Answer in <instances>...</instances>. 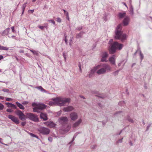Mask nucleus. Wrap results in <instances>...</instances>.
Listing matches in <instances>:
<instances>
[{
  "label": "nucleus",
  "instance_id": "57",
  "mask_svg": "<svg viewBox=\"0 0 152 152\" xmlns=\"http://www.w3.org/2000/svg\"><path fill=\"white\" fill-rule=\"evenodd\" d=\"M19 52L21 53H23L24 52V51L23 50H20L19 51Z\"/></svg>",
  "mask_w": 152,
  "mask_h": 152
},
{
  "label": "nucleus",
  "instance_id": "4",
  "mask_svg": "<svg viewBox=\"0 0 152 152\" xmlns=\"http://www.w3.org/2000/svg\"><path fill=\"white\" fill-rule=\"evenodd\" d=\"M100 65V68H101L96 72L99 75L104 74L107 72L111 71V67L107 64H104Z\"/></svg>",
  "mask_w": 152,
  "mask_h": 152
},
{
  "label": "nucleus",
  "instance_id": "34",
  "mask_svg": "<svg viewBox=\"0 0 152 152\" xmlns=\"http://www.w3.org/2000/svg\"><path fill=\"white\" fill-rule=\"evenodd\" d=\"M30 51L32 52L34 54L36 55H38V52L34 50H30Z\"/></svg>",
  "mask_w": 152,
  "mask_h": 152
},
{
  "label": "nucleus",
  "instance_id": "36",
  "mask_svg": "<svg viewBox=\"0 0 152 152\" xmlns=\"http://www.w3.org/2000/svg\"><path fill=\"white\" fill-rule=\"evenodd\" d=\"M127 120L130 122H131L132 123H134L133 120L131 118L129 117H128Z\"/></svg>",
  "mask_w": 152,
  "mask_h": 152
},
{
  "label": "nucleus",
  "instance_id": "50",
  "mask_svg": "<svg viewBox=\"0 0 152 152\" xmlns=\"http://www.w3.org/2000/svg\"><path fill=\"white\" fill-rule=\"evenodd\" d=\"M66 16L67 18L69 20V13L68 12H66Z\"/></svg>",
  "mask_w": 152,
  "mask_h": 152
},
{
  "label": "nucleus",
  "instance_id": "20",
  "mask_svg": "<svg viewBox=\"0 0 152 152\" xmlns=\"http://www.w3.org/2000/svg\"><path fill=\"white\" fill-rule=\"evenodd\" d=\"M85 34V32L83 31H80V33L77 34H76V38L79 39L82 37L83 35Z\"/></svg>",
  "mask_w": 152,
  "mask_h": 152
},
{
  "label": "nucleus",
  "instance_id": "33",
  "mask_svg": "<svg viewBox=\"0 0 152 152\" xmlns=\"http://www.w3.org/2000/svg\"><path fill=\"white\" fill-rule=\"evenodd\" d=\"M0 50H8V48L6 47H4L3 46H1L0 45Z\"/></svg>",
  "mask_w": 152,
  "mask_h": 152
},
{
  "label": "nucleus",
  "instance_id": "10",
  "mask_svg": "<svg viewBox=\"0 0 152 152\" xmlns=\"http://www.w3.org/2000/svg\"><path fill=\"white\" fill-rule=\"evenodd\" d=\"M100 66L99 65H98L94 67L90 71V73L89 75V78H91L92 76V75L94 74V73L98 69L100 68Z\"/></svg>",
  "mask_w": 152,
  "mask_h": 152
},
{
  "label": "nucleus",
  "instance_id": "26",
  "mask_svg": "<svg viewBox=\"0 0 152 152\" xmlns=\"http://www.w3.org/2000/svg\"><path fill=\"white\" fill-rule=\"evenodd\" d=\"M138 50H139V52H140V58L141 60V61H142V60L144 56L142 53L141 51L140 50V48H138Z\"/></svg>",
  "mask_w": 152,
  "mask_h": 152
},
{
  "label": "nucleus",
  "instance_id": "45",
  "mask_svg": "<svg viewBox=\"0 0 152 152\" xmlns=\"http://www.w3.org/2000/svg\"><path fill=\"white\" fill-rule=\"evenodd\" d=\"M6 111L8 112L11 113L12 112V110L11 109H7V110Z\"/></svg>",
  "mask_w": 152,
  "mask_h": 152
},
{
  "label": "nucleus",
  "instance_id": "31",
  "mask_svg": "<svg viewBox=\"0 0 152 152\" xmlns=\"http://www.w3.org/2000/svg\"><path fill=\"white\" fill-rule=\"evenodd\" d=\"M121 69L118 70L113 73V75L115 76H116L118 75L119 72L120 71Z\"/></svg>",
  "mask_w": 152,
  "mask_h": 152
},
{
  "label": "nucleus",
  "instance_id": "63",
  "mask_svg": "<svg viewBox=\"0 0 152 152\" xmlns=\"http://www.w3.org/2000/svg\"><path fill=\"white\" fill-rule=\"evenodd\" d=\"M63 10L64 11V13L66 15V12H66L65 10Z\"/></svg>",
  "mask_w": 152,
  "mask_h": 152
},
{
  "label": "nucleus",
  "instance_id": "59",
  "mask_svg": "<svg viewBox=\"0 0 152 152\" xmlns=\"http://www.w3.org/2000/svg\"><path fill=\"white\" fill-rule=\"evenodd\" d=\"M4 58L3 56L2 55H0V60Z\"/></svg>",
  "mask_w": 152,
  "mask_h": 152
},
{
  "label": "nucleus",
  "instance_id": "53",
  "mask_svg": "<svg viewBox=\"0 0 152 152\" xmlns=\"http://www.w3.org/2000/svg\"><path fill=\"white\" fill-rule=\"evenodd\" d=\"M57 21L58 22L60 23L61 22V20L60 18H58L57 19Z\"/></svg>",
  "mask_w": 152,
  "mask_h": 152
},
{
  "label": "nucleus",
  "instance_id": "56",
  "mask_svg": "<svg viewBox=\"0 0 152 152\" xmlns=\"http://www.w3.org/2000/svg\"><path fill=\"white\" fill-rule=\"evenodd\" d=\"M98 105L99 106L101 107H102V105L100 103H99L98 104Z\"/></svg>",
  "mask_w": 152,
  "mask_h": 152
},
{
  "label": "nucleus",
  "instance_id": "5",
  "mask_svg": "<svg viewBox=\"0 0 152 152\" xmlns=\"http://www.w3.org/2000/svg\"><path fill=\"white\" fill-rule=\"evenodd\" d=\"M26 116L27 118L35 122H38L39 121L38 116L36 115L28 113H26Z\"/></svg>",
  "mask_w": 152,
  "mask_h": 152
},
{
  "label": "nucleus",
  "instance_id": "23",
  "mask_svg": "<svg viewBox=\"0 0 152 152\" xmlns=\"http://www.w3.org/2000/svg\"><path fill=\"white\" fill-rule=\"evenodd\" d=\"M126 15V13L124 12L123 13L120 12L118 14V17L119 18L121 19L124 18L125 16Z\"/></svg>",
  "mask_w": 152,
  "mask_h": 152
},
{
  "label": "nucleus",
  "instance_id": "46",
  "mask_svg": "<svg viewBox=\"0 0 152 152\" xmlns=\"http://www.w3.org/2000/svg\"><path fill=\"white\" fill-rule=\"evenodd\" d=\"M107 120L105 121H102V123L103 124V125L104 126L105 125L106 123H107Z\"/></svg>",
  "mask_w": 152,
  "mask_h": 152
},
{
  "label": "nucleus",
  "instance_id": "8",
  "mask_svg": "<svg viewBox=\"0 0 152 152\" xmlns=\"http://www.w3.org/2000/svg\"><path fill=\"white\" fill-rule=\"evenodd\" d=\"M8 117L15 124H18L19 123V120L17 117L11 115H9Z\"/></svg>",
  "mask_w": 152,
  "mask_h": 152
},
{
  "label": "nucleus",
  "instance_id": "30",
  "mask_svg": "<svg viewBox=\"0 0 152 152\" xmlns=\"http://www.w3.org/2000/svg\"><path fill=\"white\" fill-rule=\"evenodd\" d=\"M26 4H27V3H26L23 5L22 7V15H23V13L24 12L25 8L26 6Z\"/></svg>",
  "mask_w": 152,
  "mask_h": 152
},
{
  "label": "nucleus",
  "instance_id": "51",
  "mask_svg": "<svg viewBox=\"0 0 152 152\" xmlns=\"http://www.w3.org/2000/svg\"><path fill=\"white\" fill-rule=\"evenodd\" d=\"M123 138L122 137L121 139H119L118 141L117 142L118 143V142H122V141H123Z\"/></svg>",
  "mask_w": 152,
  "mask_h": 152
},
{
  "label": "nucleus",
  "instance_id": "2",
  "mask_svg": "<svg viewBox=\"0 0 152 152\" xmlns=\"http://www.w3.org/2000/svg\"><path fill=\"white\" fill-rule=\"evenodd\" d=\"M122 25L121 23L116 28L114 37L115 39L121 40L123 42L126 39V34H123L121 31Z\"/></svg>",
  "mask_w": 152,
  "mask_h": 152
},
{
  "label": "nucleus",
  "instance_id": "6",
  "mask_svg": "<svg viewBox=\"0 0 152 152\" xmlns=\"http://www.w3.org/2000/svg\"><path fill=\"white\" fill-rule=\"evenodd\" d=\"M15 113L21 120H25V115L21 111L19 110H17L15 111Z\"/></svg>",
  "mask_w": 152,
  "mask_h": 152
},
{
  "label": "nucleus",
  "instance_id": "32",
  "mask_svg": "<svg viewBox=\"0 0 152 152\" xmlns=\"http://www.w3.org/2000/svg\"><path fill=\"white\" fill-rule=\"evenodd\" d=\"M36 88L42 92H45L46 91V90L43 89L41 86L37 87Z\"/></svg>",
  "mask_w": 152,
  "mask_h": 152
},
{
  "label": "nucleus",
  "instance_id": "7",
  "mask_svg": "<svg viewBox=\"0 0 152 152\" xmlns=\"http://www.w3.org/2000/svg\"><path fill=\"white\" fill-rule=\"evenodd\" d=\"M38 130L41 133L44 135H47L50 132L49 129L44 127L39 128Z\"/></svg>",
  "mask_w": 152,
  "mask_h": 152
},
{
  "label": "nucleus",
  "instance_id": "18",
  "mask_svg": "<svg viewBox=\"0 0 152 152\" xmlns=\"http://www.w3.org/2000/svg\"><path fill=\"white\" fill-rule=\"evenodd\" d=\"M10 29V28H8L3 31L1 34V35L3 36L8 35Z\"/></svg>",
  "mask_w": 152,
  "mask_h": 152
},
{
  "label": "nucleus",
  "instance_id": "47",
  "mask_svg": "<svg viewBox=\"0 0 152 152\" xmlns=\"http://www.w3.org/2000/svg\"><path fill=\"white\" fill-rule=\"evenodd\" d=\"M48 139L49 141L51 142H52L53 140V138L51 137H49Z\"/></svg>",
  "mask_w": 152,
  "mask_h": 152
},
{
  "label": "nucleus",
  "instance_id": "11",
  "mask_svg": "<svg viewBox=\"0 0 152 152\" xmlns=\"http://www.w3.org/2000/svg\"><path fill=\"white\" fill-rule=\"evenodd\" d=\"M70 117L72 120L75 121L77 119L78 115L76 113L72 112L70 114Z\"/></svg>",
  "mask_w": 152,
  "mask_h": 152
},
{
  "label": "nucleus",
  "instance_id": "22",
  "mask_svg": "<svg viewBox=\"0 0 152 152\" xmlns=\"http://www.w3.org/2000/svg\"><path fill=\"white\" fill-rule=\"evenodd\" d=\"M37 107H38L39 109L41 110L45 108L46 107V106L44 104H42L37 106Z\"/></svg>",
  "mask_w": 152,
  "mask_h": 152
},
{
  "label": "nucleus",
  "instance_id": "55",
  "mask_svg": "<svg viewBox=\"0 0 152 152\" xmlns=\"http://www.w3.org/2000/svg\"><path fill=\"white\" fill-rule=\"evenodd\" d=\"M63 56L65 60H66V56L65 55V53L64 52L63 53Z\"/></svg>",
  "mask_w": 152,
  "mask_h": 152
},
{
  "label": "nucleus",
  "instance_id": "41",
  "mask_svg": "<svg viewBox=\"0 0 152 152\" xmlns=\"http://www.w3.org/2000/svg\"><path fill=\"white\" fill-rule=\"evenodd\" d=\"M78 67H79L80 71V72H82V69H81V64L80 63H79V64H78Z\"/></svg>",
  "mask_w": 152,
  "mask_h": 152
},
{
  "label": "nucleus",
  "instance_id": "64",
  "mask_svg": "<svg viewBox=\"0 0 152 152\" xmlns=\"http://www.w3.org/2000/svg\"><path fill=\"white\" fill-rule=\"evenodd\" d=\"M135 65V63H133V64H132V67H133V66H134Z\"/></svg>",
  "mask_w": 152,
  "mask_h": 152
},
{
  "label": "nucleus",
  "instance_id": "44",
  "mask_svg": "<svg viewBox=\"0 0 152 152\" xmlns=\"http://www.w3.org/2000/svg\"><path fill=\"white\" fill-rule=\"evenodd\" d=\"M12 99L11 98H6V100L7 101H11Z\"/></svg>",
  "mask_w": 152,
  "mask_h": 152
},
{
  "label": "nucleus",
  "instance_id": "54",
  "mask_svg": "<svg viewBox=\"0 0 152 152\" xmlns=\"http://www.w3.org/2000/svg\"><path fill=\"white\" fill-rule=\"evenodd\" d=\"M150 126H151V124H149L148 125L146 129V131H148V130Z\"/></svg>",
  "mask_w": 152,
  "mask_h": 152
},
{
  "label": "nucleus",
  "instance_id": "62",
  "mask_svg": "<svg viewBox=\"0 0 152 152\" xmlns=\"http://www.w3.org/2000/svg\"><path fill=\"white\" fill-rule=\"evenodd\" d=\"M80 97L81 98H83V99H85V97L84 96H80Z\"/></svg>",
  "mask_w": 152,
  "mask_h": 152
},
{
  "label": "nucleus",
  "instance_id": "12",
  "mask_svg": "<svg viewBox=\"0 0 152 152\" xmlns=\"http://www.w3.org/2000/svg\"><path fill=\"white\" fill-rule=\"evenodd\" d=\"M115 56L113 55L110 57L109 58V61L110 62L111 64L113 65H115Z\"/></svg>",
  "mask_w": 152,
  "mask_h": 152
},
{
  "label": "nucleus",
  "instance_id": "19",
  "mask_svg": "<svg viewBox=\"0 0 152 152\" xmlns=\"http://www.w3.org/2000/svg\"><path fill=\"white\" fill-rule=\"evenodd\" d=\"M82 120L81 119H80L78 121L76 122L73 124V127H76L79 125L81 123Z\"/></svg>",
  "mask_w": 152,
  "mask_h": 152
},
{
  "label": "nucleus",
  "instance_id": "29",
  "mask_svg": "<svg viewBox=\"0 0 152 152\" xmlns=\"http://www.w3.org/2000/svg\"><path fill=\"white\" fill-rule=\"evenodd\" d=\"M66 126L67 127L66 129H64L63 126L62 127V129L64 131H65V132H67L69 131V130L70 129V127L67 125H66Z\"/></svg>",
  "mask_w": 152,
  "mask_h": 152
},
{
  "label": "nucleus",
  "instance_id": "38",
  "mask_svg": "<svg viewBox=\"0 0 152 152\" xmlns=\"http://www.w3.org/2000/svg\"><path fill=\"white\" fill-rule=\"evenodd\" d=\"M50 23H51L54 24H55V22L53 20H48Z\"/></svg>",
  "mask_w": 152,
  "mask_h": 152
},
{
  "label": "nucleus",
  "instance_id": "9",
  "mask_svg": "<svg viewBox=\"0 0 152 152\" xmlns=\"http://www.w3.org/2000/svg\"><path fill=\"white\" fill-rule=\"evenodd\" d=\"M108 56V53L106 52H104L102 54V58L101 61L102 62H107V58Z\"/></svg>",
  "mask_w": 152,
  "mask_h": 152
},
{
  "label": "nucleus",
  "instance_id": "13",
  "mask_svg": "<svg viewBox=\"0 0 152 152\" xmlns=\"http://www.w3.org/2000/svg\"><path fill=\"white\" fill-rule=\"evenodd\" d=\"M129 18L128 16L126 17L123 21V23L124 25V26H127L129 24Z\"/></svg>",
  "mask_w": 152,
  "mask_h": 152
},
{
  "label": "nucleus",
  "instance_id": "3",
  "mask_svg": "<svg viewBox=\"0 0 152 152\" xmlns=\"http://www.w3.org/2000/svg\"><path fill=\"white\" fill-rule=\"evenodd\" d=\"M52 99L56 105L60 106H65L67 103L68 104L70 101V99L69 98L61 96L53 98Z\"/></svg>",
  "mask_w": 152,
  "mask_h": 152
},
{
  "label": "nucleus",
  "instance_id": "15",
  "mask_svg": "<svg viewBox=\"0 0 152 152\" xmlns=\"http://www.w3.org/2000/svg\"><path fill=\"white\" fill-rule=\"evenodd\" d=\"M48 126L52 128L55 127L56 124H54L53 122H47L45 123Z\"/></svg>",
  "mask_w": 152,
  "mask_h": 152
},
{
  "label": "nucleus",
  "instance_id": "16",
  "mask_svg": "<svg viewBox=\"0 0 152 152\" xmlns=\"http://www.w3.org/2000/svg\"><path fill=\"white\" fill-rule=\"evenodd\" d=\"M59 122L61 124L66 123L68 121V119L66 117H61L59 119Z\"/></svg>",
  "mask_w": 152,
  "mask_h": 152
},
{
  "label": "nucleus",
  "instance_id": "17",
  "mask_svg": "<svg viewBox=\"0 0 152 152\" xmlns=\"http://www.w3.org/2000/svg\"><path fill=\"white\" fill-rule=\"evenodd\" d=\"M74 109V107L72 106H68L64 108L63 110L65 112H68Z\"/></svg>",
  "mask_w": 152,
  "mask_h": 152
},
{
  "label": "nucleus",
  "instance_id": "28",
  "mask_svg": "<svg viewBox=\"0 0 152 152\" xmlns=\"http://www.w3.org/2000/svg\"><path fill=\"white\" fill-rule=\"evenodd\" d=\"M129 10H130V13L132 15H133L134 14V12H133V8L132 6H131L129 8Z\"/></svg>",
  "mask_w": 152,
  "mask_h": 152
},
{
  "label": "nucleus",
  "instance_id": "48",
  "mask_svg": "<svg viewBox=\"0 0 152 152\" xmlns=\"http://www.w3.org/2000/svg\"><path fill=\"white\" fill-rule=\"evenodd\" d=\"M38 27L41 30L44 29V28H45L44 26H39Z\"/></svg>",
  "mask_w": 152,
  "mask_h": 152
},
{
  "label": "nucleus",
  "instance_id": "49",
  "mask_svg": "<svg viewBox=\"0 0 152 152\" xmlns=\"http://www.w3.org/2000/svg\"><path fill=\"white\" fill-rule=\"evenodd\" d=\"M26 124V122H23L21 123V125L22 126H25Z\"/></svg>",
  "mask_w": 152,
  "mask_h": 152
},
{
  "label": "nucleus",
  "instance_id": "24",
  "mask_svg": "<svg viewBox=\"0 0 152 152\" xmlns=\"http://www.w3.org/2000/svg\"><path fill=\"white\" fill-rule=\"evenodd\" d=\"M16 104L20 109L22 110H24V107L21 104L17 102H16Z\"/></svg>",
  "mask_w": 152,
  "mask_h": 152
},
{
  "label": "nucleus",
  "instance_id": "21",
  "mask_svg": "<svg viewBox=\"0 0 152 152\" xmlns=\"http://www.w3.org/2000/svg\"><path fill=\"white\" fill-rule=\"evenodd\" d=\"M6 104L7 105V107H12L15 109H16L17 108V107L16 106L12 103L9 102H7L6 103Z\"/></svg>",
  "mask_w": 152,
  "mask_h": 152
},
{
  "label": "nucleus",
  "instance_id": "61",
  "mask_svg": "<svg viewBox=\"0 0 152 152\" xmlns=\"http://www.w3.org/2000/svg\"><path fill=\"white\" fill-rule=\"evenodd\" d=\"M122 132V130H121V131L120 132H119V133H118H118H117V134H116V135H120V134H121V133Z\"/></svg>",
  "mask_w": 152,
  "mask_h": 152
},
{
  "label": "nucleus",
  "instance_id": "27",
  "mask_svg": "<svg viewBox=\"0 0 152 152\" xmlns=\"http://www.w3.org/2000/svg\"><path fill=\"white\" fill-rule=\"evenodd\" d=\"M78 134V132H77L74 135L72 140L69 143V144H71L74 141L75 138L76 137L77 135Z\"/></svg>",
  "mask_w": 152,
  "mask_h": 152
},
{
  "label": "nucleus",
  "instance_id": "25",
  "mask_svg": "<svg viewBox=\"0 0 152 152\" xmlns=\"http://www.w3.org/2000/svg\"><path fill=\"white\" fill-rule=\"evenodd\" d=\"M33 111L34 112H37V113H40V110L39 109L38 107H35L33 108Z\"/></svg>",
  "mask_w": 152,
  "mask_h": 152
},
{
  "label": "nucleus",
  "instance_id": "40",
  "mask_svg": "<svg viewBox=\"0 0 152 152\" xmlns=\"http://www.w3.org/2000/svg\"><path fill=\"white\" fill-rule=\"evenodd\" d=\"M2 91L4 92H8L9 90L8 89L4 88L2 90Z\"/></svg>",
  "mask_w": 152,
  "mask_h": 152
},
{
  "label": "nucleus",
  "instance_id": "42",
  "mask_svg": "<svg viewBox=\"0 0 152 152\" xmlns=\"http://www.w3.org/2000/svg\"><path fill=\"white\" fill-rule=\"evenodd\" d=\"M29 134L32 137H35L36 135H35L32 133H29Z\"/></svg>",
  "mask_w": 152,
  "mask_h": 152
},
{
  "label": "nucleus",
  "instance_id": "14",
  "mask_svg": "<svg viewBox=\"0 0 152 152\" xmlns=\"http://www.w3.org/2000/svg\"><path fill=\"white\" fill-rule=\"evenodd\" d=\"M40 118L44 121H46L48 119L47 115L46 113H41L40 115Z\"/></svg>",
  "mask_w": 152,
  "mask_h": 152
},
{
  "label": "nucleus",
  "instance_id": "1",
  "mask_svg": "<svg viewBox=\"0 0 152 152\" xmlns=\"http://www.w3.org/2000/svg\"><path fill=\"white\" fill-rule=\"evenodd\" d=\"M113 42V39H110L109 42V44L110 45L108 48V50L110 54H114L116 51L117 49L121 50L123 46L122 44H119L117 42Z\"/></svg>",
  "mask_w": 152,
  "mask_h": 152
},
{
  "label": "nucleus",
  "instance_id": "43",
  "mask_svg": "<svg viewBox=\"0 0 152 152\" xmlns=\"http://www.w3.org/2000/svg\"><path fill=\"white\" fill-rule=\"evenodd\" d=\"M48 24L47 23H45L44 24V26L46 29L48 28Z\"/></svg>",
  "mask_w": 152,
  "mask_h": 152
},
{
  "label": "nucleus",
  "instance_id": "60",
  "mask_svg": "<svg viewBox=\"0 0 152 152\" xmlns=\"http://www.w3.org/2000/svg\"><path fill=\"white\" fill-rule=\"evenodd\" d=\"M4 97L2 96H0V99L3 100V99H4Z\"/></svg>",
  "mask_w": 152,
  "mask_h": 152
},
{
  "label": "nucleus",
  "instance_id": "37",
  "mask_svg": "<svg viewBox=\"0 0 152 152\" xmlns=\"http://www.w3.org/2000/svg\"><path fill=\"white\" fill-rule=\"evenodd\" d=\"M4 105L0 103V110H2L4 107Z\"/></svg>",
  "mask_w": 152,
  "mask_h": 152
},
{
  "label": "nucleus",
  "instance_id": "52",
  "mask_svg": "<svg viewBox=\"0 0 152 152\" xmlns=\"http://www.w3.org/2000/svg\"><path fill=\"white\" fill-rule=\"evenodd\" d=\"M11 28L12 29V32L15 33V31L14 29V27L13 26H12L11 27Z\"/></svg>",
  "mask_w": 152,
  "mask_h": 152
},
{
  "label": "nucleus",
  "instance_id": "58",
  "mask_svg": "<svg viewBox=\"0 0 152 152\" xmlns=\"http://www.w3.org/2000/svg\"><path fill=\"white\" fill-rule=\"evenodd\" d=\"M66 37H65V39H64V41H65L66 44H67V39L66 38Z\"/></svg>",
  "mask_w": 152,
  "mask_h": 152
},
{
  "label": "nucleus",
  "instance_id": "39",
  "mask_svg": "<svg viewBox=\"0 0 152 152\" xmlns=\"http://www.w3.org/2000/svg\"><path fill=\"white\" fill-rule=\"evenodd\" d=\"M96 145H92L91 146V149H94L96 148Z\"/></svg>",
  "mask_w": 152,
  "mask_h": 152
},
{
  "label": "nucleus",
  "instance_id": "35",
  "mask_svg": "<svg viewBox=\"0 0 152 152\" xmlns=\"http://www.w3.org/2000/svg\"><path fill=\"white\" fill-rule=\"evenodd\" d=\"M83 28V26H80L79 27H78L76 28L75 30H77L78 31H80Z\"/></svg>",
  "mask_w": 152,
  "mask_h": 152
}]
</instances>
